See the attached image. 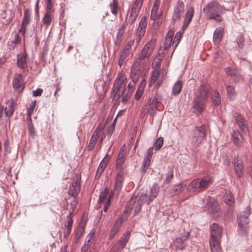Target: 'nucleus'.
Listing matches in <instances>:
<instances>
[{
  "label": "nucleus",
  "instance_id": "obj_7",
  "mask_svg": "<svg viewBox=\"0 0 252 252\" xmlns=\"http://www.w3.org/2000/svg\"><path fill=\"white\" fill-rule=\"evenodd\" d=\"M156 44V39H152L142 48L140 53H139L138 58L136 62L140 63L141 60L145 59H149L154 51Z\"/></svg>",
  "mask_w": 252,
  "mask_h": 252
},
{
  "label": "nucleus",
  "instance_id": "obj_35",
  "mask_svg": "<svg viewBox=\"0 0 252 252\" xmlns=\"http://www.w3.org/2000/svg\"><path fill=\"white\" fill-rule=\"evenodd\" d=\"M139 71L136 69H132L130 71V77L133 84H135L138 79Z\"/></svg>",
  "mask_w": 252,
  "mask_h": 252
},
{
  "label": "nucleus",
  "instance_id": "obj_4",
  "mask_svg": "<svg viewBox=\"0 0 252 252\" xmlns=\"http://www.w3.org/2000/svg\"><path fill=\"white\" fill-rule=\"evenodd\" d=\"M251 214V208L247 206L244 214H240L237 217L238 225V232L240 235L246 234L248 230V223H249V216Z\"/></svg>",
  "mask_w": 252,
  "mask_h": 252
},
{
  "label": "nucleus",
  "instance_id": "obj_42",
  "mask_svg": "<svg viewBox=\"0 0 252 252\" xmlns=\"http://www.w3.org/2000/svg\"><path fill=\"white\" fill-rule=\"evenodd\" d=\"M159 74V71L158 70H155L152 74L149 83V86H151L156 81L158 76Z\"/></svg>",
  "mask_w": 252,
  "mask_h": 252
},
{
  "label": "nucleus",
  "instance_id": "obj_3",
  "mask_svg": "<svg viewBox=\"0 0 252 252\" xmlns=\"http://www.w3.org/2000/svg\"><path fill=\"white\" fill-rule=\"evenodd\" d=\"M223 6L217 0H212L203 8L204 13L209 16V19H214L217 22H221L223 18L221 14L223 12Z\"/></svg>",
  "mask_w": 252,
  "mask_h": 252
},
{
  "label": "nucleus",
  "instance_id": "obj_37",
  "mask_svg": "<svg viewBox=\"0 0 252 252\" xmlns=\"http://www.w3.org/2000/svg\"><path fill=\"white\" fill-rule=\"evenodd\" d=\"M5 115L6 117H10L12 116L14 112L13 103V101L9 102L8 104V107H6L4 109Z\"/></svg>",
  "mask_w": 252,
  "mask_h": 252
},
{
  "label": "nucleus",
  "instance_id": "obj_53",
  "mask_svg": "<svg viewBox=\"0 0 252 252\" xmlns=\"http://www.w3.org/2000/svg\"><path fill=\"white\" fill-rule=\"evenodd\" d=\"M162 99V96L160 94H156L152 101V104H156L159 103Z\"/></svg>",
  "mask_w": 252,
  "mask_h": 252
},
{
  "label": "nucleus",
  "instance_id": "obj_5",
  "mask_svg": "<svg viewBox=\"0 0 252 252\" xmlns=\"http://www.w3.org/2000/svg\"><path fill=\"white\" fill-rule=\"evenodd\" d=\"M206 135V126L202 125L196 126L193 130L191 143L194 147H198L205 138Z\"/></svg>",
  "mask_w": 252,
  "mask_h": 252
},
{
  "label": "nucleus",
  "instance_id": "obj_1",
  "mask_svg": "<svg viewBox=\"0 0 252 252\" xmlns=\"http://www.w3.org/2000/svg\"><path fill=\"white\" fill-rule=\"evenodd\" d=\"M212 183V179L209 177L197 178L192 181L187 187L186 184L183 183L175 186L169 190V194L171 196L178 195L182 192L186 187L189 192L198 193L207 189Z\"/></svg>",
  "mask_w": 252,
  "mask_h": 252
},
{
  "label": "nucleus",
  "instance_id": "obj_59",
  "mask_svg": "<svg viewBox=\"0 0 252 252\" xmlns=\"http://www.w3.org/2000/svg\"><path fill=\"white\" fill-rule=\"evenodd\" d=\"M144 90L138 88L136 93L135 94V98L136 100H138L141 97L142 94H143Z\"/></svg>",
  "mask_w": 252,
  "mask_h": 252
},
{
  "label": "nucleus",
  "instance_id": "obj_50",
  "mask_svg": "<svg viewBox=\"0 0 252 252\" xmlns=\"http://www.w3.org/2000/svg\"><path fill=\"white\" fill-rule=\"evenodd\" d=\"M173 177V171L172 169H170L166 175V177L165 180V183L169 184L170 183Z\"/></svg>",
  "mask_w": 252,
  "mask_h": 252
},
{
  "label": "nucleus",
  "instance_id": "obj_47",
  "mask_svg": "<svg viewBox=\"0 0 252 252\" xmlns=\"http://www.w3.org/2000/svg\"><path fill=\"white\" fill-rule=\"evenodd\" d=\"M109 194V190L105 189L104 190L101 192L99 195V200L100 202H103Z\"/></svg>",
  "mask_w": 252,
  "mask_h": 252
},
{
  "label": "nucleus",
  "instance_id": "obj_29",
  "mask_svg": "<svg viewBox=\"0 0 252 252\" xmlns=\"http://www.w3.org/2000/svg\"><path fill=\"white\" fill-rule=\"evenodd\" d=\"M223 32V29L222 28L216 29L213 35V40L215 42H219L222 37Z\"/></svg>",
  "mask_w": 252,
  "mask_h": 252
},
{
  "label": "nucleus",
  "instance_id": "obj_40",
  "mask_svg": "<svg viewBox=\"0 0 252 252\" xmlns=\"http://www.w3.org/2000/svg\"><path fill=\"white\" fill-rule=\"evenodd\" d=\"M226 87L228 97L229 99H232L236 94L234 88L230 85H227Z\"/></svg>",
  "mask_w": 252,
  "mask_h": 252
},
{
  "label": "nucleus",
  "instance_id": "obj_8",
  "mask_svg": "<svg viewBox=\"0 0 252 252\" xmlns=\"http://www.w3.org/2000/svg\"><path fill=\"white\" fill-rule=\"evenodd\" d=\"M207 206L208 208V211L213 216V218L218 220L222 214L217 201L214 198L211 196H208L207 198Z\"/></svg>",
  "mask_w": 252,
  "mask_h": 252
},
{
  "label": "nucleus",
  "instance_id": "obj_10",
  "mask_svg": "<svg viewBox=\"0 0 252 252\" xmlns=\"http://www.w3.org/2000/svg\"><path fill=\"white\" fill-rule=\"evenodd\" d=\"M185 10V4L181 0H178L174 7L172 20L174 21L180 20Z\"/></svg>",
  "mask_w": 252,
  "mask_h": 252
},
{
  "label": "nucleus",
  "instance_id": "obj_44",
  "mask_svg": "<svg viewBox=\"0 0 252 252\" xmlns=\"http://www.w3.org/2000/svg\"><path fill=\"white\" fill-rule=\"evenodd\" d=\"M236 42L239 48H242L245 45V38L243 35L238 36L236 39Z\"/></svg>",
  "mask_w": 252,
  "mask_h": 252
},
{
  "label": "nucleus",
  "instance_id": "obj_21",
  "mask_svg": "<svg viewBox=\"0 0 252 252\" xmlns=\"http://www.w3.org/2000/svg\"><path fill=\"white\" fill-rule=\"evenodd\" d=\"M233 143L239 149L243 146L244 143L243 138L238 130H233L232 135Z\"/></svg>",
  "mask_w": 252,
  "mask_h": 252
},
{
  "label": "nucleus",
  "instance_id": "obj_2",
  "mask_svg": "<svg viewBox=\"0 0 252 252\" xmlns=\"http://www.w3.org/2000/svg\"><path fill=\"white\" fill-rule=\"evenodd\" d=\"M126 78L125 75L120 73L116 78L112 91V94L114 98L119 100L122 98L121 101L126 103L130 98L132 94V91L127 89Z\"/></svg>",
  "mask_w": 252,
  "mask_h": 252
},
{
  "label": "nucleus",
  "instance_id": "obj_13",
  "mask_svg": "<svg viewBox=\"0 0 252 252\" xmlns=\"http://www.w3.org/2000/svg\"><path fill=\"white\" fill-rule=\"evenodd\" d=\"M13 87L15 91L20 93L24 89V79L21 74H16L14 75L13 80Z\"/></svg>",
  "mask_w": 252,
  "mask_h": 252
},
{
  "label": "nucleus",
  "instance_id": "obj_25",
  "mask_svg": "<svg viewBox=\"0 0 252 252\" xmlns=\"http://www.w3.org/2000/svg\"><path fill=\"white\" fill-rule=\"evenodd\" d=\"M205 101L206 100L195 97L192 106L193 108L195 109L198 113H201L205 108L204 103Z\"/></svg>",
  "mask_w": 252,
  "mask_h": 252
},
{
  "label": "nucleus",
  "instance_id": "obj_19",
  "mask_svg": "<svg viewBox=\"0 0 252 252\" xmlns=\"http://www.w3.org/2000/svg\"><path fill=\"white\" fill-rule=\"evenodd\" d=\"M189 235V231H187L185 232L183 235L176 238L175 245L177 249L180 250H183L185 249L186 247L185 242L187 240Z\"/></svg>",
  "mask_w": 252,
  "mask_h": 252
},
{
  "label": "nucleus",
  "instance_id": "obj_60",
  "mask_svg": "<svg viewBox=\"0 0 252 252\" xmlns=\"http://www.w3.org/2000/svg\"><path fill=\"white\" fill-rule=\"evenodd\" d=\"M36 101L32 102V104L30 105V107L28 109L27 113L29 114H32L35 106Z\"/></svg>",
  "mask_w": 252,
  "mask_h": 252
},
{
  "label": "nucleus",
  "instance_id": "obj_45",
  "mask_svg": "<svg viewBox=\"0 0 252 252\" xmlns=\"http://www.w3.org/2000/svg\"><path fill=\"white\" fill-rule=\"evenodd\" d=\"M163 144V139L162 137H159L156 142L154 144V146H155V150L156 151H158L160 150Z\"/></svg>",
  "mask_w": 252,
  "mask_h": 252
},
{
  "label": "nucleus",
  "instance_id": "obj_52",
  "mask_svg": "<svg viewBox=\"0 0 252 252\" xmlns=\"http://www.w3.org/2000/svg\"><path fill=\"white\" fill-rule=\"evenodd\" d=\"M123 173L122 171H120L117 175L115 183L123 184Z\"/></svg>",
  "mask_w": 252,
  "mask_h": 252
},
{
  "label": "nucleus",
  "instance_id": "obj_48",
  "mask_svg": "<svg viewBox=\"0 0 252 252\" xmlns=\"http://www.w3.org/2000/svg\"><path fill=\"white\" fill-rule=\"evenodd\" d=\"M72 214V212H70L69 215L67 216L66 220H67V225H65L66 228L68 229H72V226L73 223L72 218L71 217V214Z\"/></svg>",
  "mask_w": 252,
  "mask_h": 252
},
{
  "label": "nucleus",
  "instance_id": "obj_9",
  "mask_svg": "<svg viewBox=\"0 0 252 252\" xmlns=\"http://www.w3.org/2000/svg\"><path fill=\"white\" fill-rule=\"evenodd\" d=\"M130 236V233L127 231L124 233L118 241H117L112 248L113 252L121 251L126 246Z\"/></svg>",
  "mask_w": 252,
  "mask_h": 252
},
{
  "label": "nucleus",
  "instance_id": "obj_56",
  "mask_svg": "<svg viewBox=\"0 0 252 252\" xmlns=\"http://www.w3.org/2000/svg\"><path fill=\"white\" fill-rule=\"evenodd\" d=\"M28 130L31 134V136L34 138L35 135V130L34 128L33 125L28 126Z\"/></svg>",
  "mask_w": 252,
  "mask_h": 252
},
{
  "label": "nucleus",
  "instance_id": "obj_64",
  "mask_svg": "<svg viewBox=\"0 0 252 252\" xmlns=\"http://www.w3.org/2000/svg\"><path fill=\"white\" fill-rule=\"evenodd\" d=\"M43 93L42 89H37L35 91H33L32 94L34 96H40Z\"/></svg>",
  "mask_w": 252,
  "mask_h": 252
},
{
  "label": "nucleus",
  "instance_id": "obj_6",
  "mask_svg": "<svg viewBox=\"0 0 252 252\" xmlns=\"http://www.w3.org/2000/svg\"><path fill=\"white\" fill-rule=\"evenodd\" d=\"M147 200L146 194H141L137 199L136 197H132L129 202L128 203V207L133 210L134 216L137 215L141 210L142 206Z\"/></svg>",
  "mask_w": 252,
  "mask_h": 252
},
{
  "label": "nucleus",
  "instance_id": "obj_61",
  "mask_svg": "<svg viewBox=\"0 0 252 252\" xmlns=\"http://www.w3.org/2000/svg\"><path fill=\"white\" fill-rule=\"evenodd\" d=\"M157 106L156 104H152L149 110V113L151 115H155L156 114Z\"/></svg>",
  "mask_w": 252,
  "mask_h": 252
},
{
  "label": "nucleus",
  "instance_id": "obj_49",
  "mask_svg": "<svg viewBox=\"0 0 252 252\" xmlns=\"http://www.w3.org/2000/svg\"><path fill=\"white\" fill-rule=\"evenodd\" d=\"M153 147H150L149 148L146 153V155L144 157V159L148 160L150 161L151 159L153 156Z\"/></svg>",
  "mask_w": 252,
  "mask_h": 252
},
{
  "label": "nucleus",
  "instance_id": "obj_46",
  "mask_svg": "<svg viewBox=\"0 0 252 252\" xmlns=\"http://www.w3.org/2000/svg\"><path fill=\"white\" fill-rule=\"evenodd\" d=\"M150 161L148 160L144 159L141 166V172L142 174H145L150 165Z\"/></svg>",
  "mask_w": 252,
  "mask_h": 252
},
{
  "label": "nucleus",
  "instance_id": "obj_22",
  "mask_svg": "<svg viewBox=\"0 0 252 252\" xmlns=\"http://www.w3.org/2000/svg\"><path fill=\"white\" fill-rule=\"evenodd\" d=\"M210 88L208 85H202L198 88L199 94L196 95L195 97L199 98L203 100H207Z\"/></svg>",
  "mask_w": 252,
  "mask_h": 252
},
{
  "label": "nucleus",
  "instance_id": "obj_31",
  "mask_svg": "<svg viewBox=\"0 0 252 252\" xmlns=\"http://www.w3.org/2000/svg\"><path fill=\"white\" fill-rule=\"evenodd\" d=\"M147 25V18L145 16L143 17L139 24V27L137 29L138 31L142 32H145V30L146 28Z\"/></svg>",
  "mask_w": 252,
  "mask_h": 252
},
{
  "label": "nucleus",
  "instance_id": "obj_17",
  "mask_svg": "<svg viewBox=\"0 0 252 252\" xmlns=\"http://www.w3.org/2000/svg\"><path fill=\"white\" fill-rule=\"evenodd\" d=\"M220 240L221 238L210 237L209 246L211 252H221Z\"/></svg>",
  "mask_w": 252,
  "mask_h": 252
},
{
  "label": "nucleus",
  "instance_id": "obj_55",
  "mask_svg": "<svg viewBox=\"0 0 252 252\" xmlns=\"http://www.w3.org/2000/svg\"><path fill=\"white\" fill-rule=\"evenodd\" d=\"M125 161V159L117 158L116 159V167L117 168L120 170L123 169L122 166Z\"/></svg>",
  "mask_w": 252,
  "mask_h": 252
},
{
  "label": "nucleus",
  "instance_id": "obj_11",
  "mask_svg": "<svg viewBox=\"0 0 252 252\" xmlns=\"http://www.w3.org/2000/svg\"><path fill=\"white\" fill-rule=\"evenodd\" d=\"M233 117L242 131L244 133H247L249 132L248 126L243 116L239 113L233 112Z\"/></svg>",
  "mask_w": 252,
  "mask_h": 252
},
{
  "label": "nucleus",
  "instance_id": "obj_26",
  "mask_svg": "<svg viewBox=\"0 0 252 252\" xmlns=\"http://www.w3.org/2000/svg\"><path fill=\"white\" fill-rule=\"evenodd\" d=\"M159 187L157 185H154L151 188L148 204L150 203L157 197L159 192Z\"/></svg>",
  "mask_w": 252,
  "mask_h": 252
},
{
  "label": "nucleus",
  "instance_id": "obj_12",
  "mask_svg": "<svg viewBox=\"0 0 252 252\" xmlns=\"http://www.w3.org/2000/svg\"><path fill=\"white\" fill-rule=\"evenodd\" d=\"M234 170L236 175L239 177H241L244 173V167L241 157L237 156L233 160Z\"/></svg>",
  "mask_w": 252,
  "mask_h": 252
},
{
  "label": "nucleus",
  "instance_id": "obj_51",
  "mask_svg": "<svg viewBox=\"0 0 252 252\" xmlns=\"http://www.w3.org/2000/svg\"><path fill=\"white\" fill-rule=\"evenodd\" d=\"M138 15V14L134 13L132 11H131L130 16L128 20V22L130 25H132L134 21L136 20L137 16Z\"/></svg>",
  "mask_w": 252,
  "mask_h": 252
},
{
  "label": "nucleus",
  "instance_id": "obj_30",
  "mask_svg": "<svg viewBox=\"0 0 252 252\" xmlns=\"http://www.w3.org/2000/svg\"><path fill=\"white\" fill-rule=\"evenodd\" d=\"M143 0H136L133 4L131 11L139 14L141 7L142 5Z\"/></svg>",
  "mask_w": 252,
  "mask_h": 252
},
{
  "label": "nucleus",
  "instance_id": "obj_15",
  "mask_svg": "<svg viewBox=\"0 0 252 252\" xmlns=\"http://www.w3.org/2000/svg\"><path fill=\"white\" fill-rule=\"evenodd\" d=\"M210 237L214 238H221L222 228L219 224L214 223L210 226Z\"/></svg>",
  "mask_w": 252,
  "mask_h": 252
},
{
  "label": "nucleus",
  "instance_id": "obj_63",
  "mask_svg": "<svg viewBox=\"0 0 252 252\" xmlns=\"http://www.w3.org/2000/svg\"><path fill=\"white\" fill-rule=\"evenodd\" d=\"M158 10V5L157 4V2L156 1L155 2V3L152 7V11H151V14H157Z\"/></svg>",
  "mask_w": 252,
  "mask_h": 252
},
{
  "label": "nucleus",
  "instance_id": "obj_27",
  "mask_svg": "<svg viewBox=\"0 0 252 252\" xmlns=\"http://www.w3.org/2000/svg\"><path fill=\"white\" fill-rule=\"evenodd\" d=\"M183 87V82L182 80H178L174 84L172 89V94L174 95H177L179 94Z\"/></svg>",
  "mask_w": 252,
  "mask_h": 252
},
{
  "label": "nucleus",
  "instance_id": "obj_20",
  "mask_svg": "<svg viewBox=\"0 0 252 252\" xmlns=\"http://www.w3.org/2000/svg\"><path fill=\"white\" fill-rule=\"evenodd\" d=\"M80 189V185L78 181L73 182L69 187L68 190L69 194L74 197L73 202L76 204V197L77 196Z\"/></svg>",
  "mask_w": 252,
  "mask_h": 252
},
{
  "label": "nucleus",
  "instance_id": "obj_28",
  "mask_svg": "<svg viewBox=\"0 0 252 252\" xmlns=\"http://www.w3.org/2000/svg\"><path fill=\"white\" fill-rule=\"evenodd\" d=\"M223 198V201L229 206H232L234 203V198L232 193L230 191L226 193Z\"/></svg>",
  "mask_w": 252,
  "mask_h": 252
},
{
  "label": "nucleus",
  "instance_id": "obj_14",
  "mask_svg": "<svg viewBox=\"0 0 252 252\" xmlns=\"http://www.w3.org/2000/svg\"><path fill=\"white\" fill-rule=\"evenodd\" d=\"M31 21V13L28 9L25 10L24 12V18L22 20L21 28L19 31V33L22 35H25L27 27L30 24Z\"/></svg>",
  "mask_w": 252,
  "mask_h": 252
},
{
  "label": "nucleus",
  "instance_id": "obj_57",
  "mask_svg": "<svg viewBox=\"0 0 252 252\" xmlns=\"http://www.w3.org/2000/svg\"><path fill=\"white\" fill-rule=\"evenodd\" d=\"M145 32H142V31H138L136 32V37L135 38L136 41L137 43H138L141 39L142 37L144 35Z\"/></svg>",
  "mask_w": 252,
  "mask_h": 252
},
{
  "label": "nucleus",
  "instance_id": "obj_38",
  "mask_svg": "<svg viewBox=\"0 0 252 252\" xmlns=\"http://www.w3.org/2000/svg\"><path fill=\"white\" fill-rule=\"evenodd\" d=\"M110 7L111 9V13L114 15H117L118 9V0H113L112 3L110 4Z\"/></svg>",
  "mask_w": 252,
  "mask_h": 252
},
{
  "label": "nucleus",
  "instance_id": "obj_39",
  "mask_svg": "<svg viewBox=\"0 0 252 252\" xmlns=\"http://www.w3.org/2000/svg\"><path fill=\"white\" fill-rule=\"evenodd\" d=\"M122 220H121V219L120 218L119 219H118L116 221V222H115V223L114 224L113 228H112L111 230V232L115 234H116L119 231V229H120V226L121 225V224H122Z\"/></svg>",
  "mask_w": 252,
  "mask_h": 252
},
{
  "label": "nucleus",
  "instance_id": "obj_41",
  "mask_svg": "<svg viewBox=\"0 0 252 252\" xmlns=\"http://www.w3.org/2000/svg\"><path fill=\"white\" fill-rule=\"evenodd\" d=\"M43 23L46 25L47 28L50 24L52 21V18L50 13H46L42 19Z\"/></svg>",
  "mask_w": 252,
  "mask_h": 252
},
{
  "label": "nucleus",
  "instance_id": "obj_32",
  "mask_svg": "<svg viewBox=\"0 0 252 252\" xmlns=\"http://www.w3.org/2000/svg\"><path fill=\"white\" fill-rule=\"evenodd\" d=\"M85 224L79 223V226L76 231L75 237L79 239L84 233Z\"/></svg>",
  "mask_w": 252,
  "mask_h": 252
},
{
  "label": "nucleus",
  "instance_id": "obj_58",
  "mask_svg": "<svg viewBox=\"0 0 252 252\" xmlns=\"http://www.w3.org/2000/svg\"><path fill=\"white\" fill-rule=\"evenodd\" d=\"M129 51H127L126 50H125L123 49L122 53L120 54V59H121L122 60H125L128 57L129 55Z\"/></svg>",
  "mask_w": 252,
  "mask_h": 252
},
{
  "label": "nucleus",
  "instance_id": "obj_34",
  "mask_svg": "<svg viewBox=\"0 0 252 252\" xmlns=\"http://www.w3.org/2000/svg\"><path fill=\"white\" fill-rule=\"evenodd\" d=\"M122 185L123 184L122 183H115L114 189L111 191L109 195L110 197H112L114 195H118L122 189Z\"/></svg>",
  "mask_w": 252,
  "mask_h": 252
},
{
  "label": "nucleus",
  "instance_id": "obj_36",
  "mask_svg": "<svg viewBox=\"0 0 252 252\" xmlns=\"http://www.w3.org/2000/svg\"><path fill=\"white\" fill-rule=\"evenodd\" d=\"M172 32H171L170 33L168 32L167 35L166 36V38L164 43V48L166 49L168 48L171 45L172 41Z\"/></svg>",
  "mask_w": 252,
  "mask_h": 252
},
{
  "label": "nucleus",
  "instance_id": "obj_18",
  "mask_svg": "<svg viewBox=\"0 0 252 252\" xmlns=\"http://www.w3.org/2000/svg\"><path fill=\"white\" fill-rule=\"evenodd\" d=\"M194 14V8L192 6L189 7L186 11L182 29L185 30L192 20Z\"/></svg>",
  "mask_w": 252,
  "mask_h": 252
},
{
  "label": "nucleus",
  "instance_id": "obj_23",
  "mask_svg": "<svg viewBox=\"0 0 252 252\" xmlns=\"http://www.w3.org/2000/svg\"><path fill=\"white\" fill-rule=\"evenodd\" d=\"M28 58V54L24 52L19 54L17 56V66L22 69H25L27 67V59Z\"/></svg>",
  "mask_w": 252,
  "mask_h": 252
},
{
  "label": "nucleus",
  "instance_id": "obj_62",
  "mask_svg": "<svg viewBox=\"0 0 252 252\" xmlns=\"http://www.w3.org/2000/svg\"><path fill=\"white\" fill-rule=\"evenodd\" d=\"M124 31L123 29L122 28L119 29L118 32H117V34L116 38L120 39L122 40V37L124 35Z\"/></svg>",
  "mask_w": 252,
  "mask_h": 252
},
{
  "label": "nucleus",
  "instance_id": "obj_54",
  "mask_svg": "<svg viewBox=\"0 0 252 252\" xmlns=\"http://www.w3.org/2000/svg\"><path fill=\"white\" fill-rule=\"evenodd\" d=\"M125 145L121 148L118 154L117 158L125 159L124 157L126 155V151L124 149Z\"/></svg>",
  "mask_w": 252,
  "mask_h": 252
},
{
  "label": "nucleus",
  "instance_id": "obj_33",
  "mask_svg": "<svg viewBox=\"0 0 252 252\" xmlns=\"http://www.w3.org/2000/svg\"><path fill=\"white\" fill-rule=\"evenodd\" d=\"M212 101L216 106H219L220 104L221 98L218 91H215L212 97Z\"/></svg>",
  "mask_w": 252,
  "mask_h": 252
},
{
  "label": "nucleus",
  "instance_id": "obj_24",
  "mask_svg": "<svg viewBox=\"0 0 252 252\" xmlns=\"http://www.w3.org/2000/svg\"><path fill=\"white\" fill-rule=\"evenodd\" d=\"M101 131V128L97 127L94 131L92 136L89 144L88 146V150L91 151L95 146L98 137V134Z\"/></svg>",
  "mask_w": 252,
  "mask_h": 252
},
{
  "label": "nucleus",
  "instance_id": "obj_16",
  "mask_svg": "<svg viewBox=\"0 0 252 252\" xmlns=\"http://www.w3.org/2000/svg\"><path fill=\"white\" fill-rule=\"evenodd\" d=\"M225 72L227 76L230 78V83H236L241 79V77L237 70L227 67L225 68Z\"/></svg>",
  "mask_w": 252,
  "mask_h": 252
},
{
  "label": "nucleus",
  "instance_id": "obj_43",
  "mask_svg": "<svg viewBox=\"0 0 252 252\" xmlns=\"http://www.w3.org/2000/svg\"><path fill=\"white\" fill-rule=\"evenodd\" d=\"M105 164V162H104L103 161L100 162L96 173V177L99 178L101 175V173L103 172L104 169L106 167Z\"/></svg>",
  "mask_w": 252,
  "mask_h": 252
}]
</instances>
